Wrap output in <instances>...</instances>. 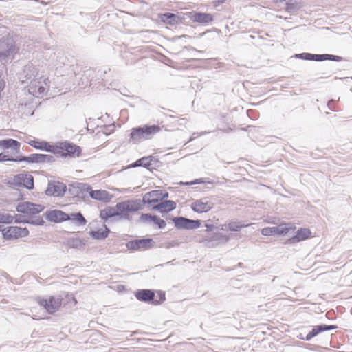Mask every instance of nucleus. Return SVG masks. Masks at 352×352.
<instances>
[{
  "label": "nucleus",
  "mask_w": 352,
  "mask_h": 352,
  "mask_svg": "<svg viewBox=\"0 0 352 352\" xmlns=\"http://www.w3.org/2000/svg\"><path fill=\"white\" fill-rule=\"evenodd\" d=\"M36 300L38 305L42 307L49 314H55L61 307H72L77 304V300L74 295L69 293L38 297Z\"/></svg>",
  "instance_id": "1"
},
{
  "label": "nucleus",
  "mask_w": 352,
  "mask_h": 352,
  "mask_svg": "<svg viewBox=\"0 0 352 352\" xmlns=\"http://www.w3.org/2000/svg\"><path fill=\"white\" fill-rule=\"evenodd\" d=\"M45 206L43 204L32 203L30 201H22L16 206V211L21 213L25 219L23 222L31 223L35 225H43L44 221L42 217H38L43 212Z\"/></svg>",
  "instance_id": "2"
},
{
  "label": "nucleus",
  "mask_w": 352,
  "mask_h": 352,
  "mask_svg": "<svg viewBox=\"0 0 352 352\" xmlns=\"http://www.w3.org/2000/svg\"><path fill=\"white\" fill-rule=\"evenodd\" d=\"M161 131L158 125H144L132 128L129 134V140L133 143L151 140Z\"/></svg>",
  "instance_id": "3"
},
{
  "label": "nucleus",
  "mask_w": 352,
  "mask_h": 352,
  "mask_svg": "<svg viewBox=\"0 0 352 352\" xmlns=\"http://www.w3.org/2000/svg\"><path fill=\"white\" fill-rule=\"evenodd\" d=\"M135 296L140 301L152 300V303L155 305L162 303L166 300V295L163 291L155 292L151 289H140L135 293Z\"/></svg>",
  "instance_id": "4"
},
{
  "label": "nucleus",
  "mask_w": 352,
  "mask_h": 352,
  "mask_svg": "<svg viewBox=\"0 0 352 352\" xmlns=\"http://www.w3.org/2000/svg\"><path fill=\"white\" fill-rule=\"evenodd\" d=\"M8 185L12 188L23 187L32 190L34 187V177L29 173L18 174L8 180Z\"/></svg>",
  "instance_id": "5"
},
{
  "label": "nucleus",
  "mask_w": 352,
  "mask_h": 352,
  "mask_svg": "<svg viewBox=\"0 0 352 352\" xmlns=\"http://www.w3.org/2000/svg\"><path fill=\"white\" fill-rule=\"evenodd\" d=\"M55 147H56L57 151L54 153L64 157H78L82 153V149L79 146L67 142H60L56 144Z\"/></svg>",
  "instance_id": "6"
},
{
  "label": "nucleus",
  "mask_w": 352,
  "mask_h": 352,
  "mask_svg": "<svg viewBox=\"0 0 352 352\" xmlns=\"http://www.w3.org/2000/svg\"><path fill=\"white\" fill-rule=\"evenodd\" d=\"M141 209V204L140 201H125L117 204V211L119 216L124 218H129L131 213L138 211Z\"/></svg>",
  "instance_id": "7"
},
{
  "label": "nucleus",
  "mask_w": 352,
  "mask_h": 352,
  "mask_svg": "<svg viewBox=\"0 0 352 352\" xmlns=\"http://www.w3.org/2000/svg\"><path fill=\"white\" fill-rule=\"evenodd\" d=\"M2 234L5 239L15 240L28 236L29 230L27 228L9 226L2 230Z\"/></svg>",
  "instance_id": "8"
},
{
  "label": "nucleus",
  "mask_w": 352,
  "mask_h": 352,
  "mask_svg": "<svg viewBox=\"0 0 352 352\" xmlns=\"http://www.w3.org/2000/svg\"><path fill=\"white\" fill-rule=\"evenodd\" d=\"M295 227L285 223L280 224L277 227H267L261 230V232L264 236L285 235L289 230H294Z\"/></svg>",
  "instance_id": "9"
},
{
  "label": "nucleus",
  "mask_w": 352,
  "mask_h": 352,
  "mask_svg": "<svg viewBox=\"0 0 352 352\" xmlns=\"http://www.w3.org/2000/svg\"><path fill=\"white\" fill-rule=\"evenodd\" d=\"M168 194L162 190H155L146 193L143 197V201L153 207L159 204L161 201L167 197Z\"/></svg>",
  "instance_id": "10"
},
{
  "label": "nucleus",
  "mask_w": 352,
  "mask_h": 352,
  "mask_svg": "<svg viewBox=\"0 0 352 352\" xmlns=\"http://www.w3.org/2000/svg\"><path fill=\"white\" fill-rule=\"evenodd\" d=\"M84 190L89 193L90 197L98 201L109 202L113 198V195L107 190H93L89 185L85 186Z\"/></svg>",
  "instance_id": "11"
},
{
  "label": "nucleus",
  "mask_w": 352,
  "mask_h": 352,
  "mask_svg": "<svg viewBox=\"0 0 352 352\" xmlns=\"http://www.w3.org/2000/svg\"><path fill=\"white\" fill-rule=\"evenodd\" d=\"M173 222L179 229H196L201 226L199 220H191L182 217L173 218Z\"/></svg>",
  "instance_id": "12"
},
{
  "label": "nucleus",
  "mask_w": 352,
  "mask_h": 352,
  "mask_svg": "<svg viewBox=\"0 0 352 352\" xmlns=\"http://www.w3.org/2000/svg\"><path fill=\"white\" fill-rule=\"evenodd\" d=\"M213 203H212L207 198H202L194 201L191 205V209L197 213H204L210 211L213 208Z\"/></svg>",
  "instance_id": "13"
},
{
  "label": "nucleus",
  "mask_w": 352,
  "mask_h": 352,
  "mask_svg": "<svg viewBox=\"0 0 352 352\" xmlns=\"http://www.w3.org/2000/svg\"><path fill=\"white\" fill-rule=\"evenodd\" d=\"M153 246V239H143L129 241L127 243L129 249L132 250H146Z\"/></svg>",
  "instance_id": "14"
},
{
  "label": "nucleus",
  "mask_w": 352,
  "mask_h": 352,
  "mask_svg": "<svg viewBox=\"0 0 352 352\" xmlns=\"http://www.w3.org/2000/svg\"><path fill=\"white\" fill-rule=\"evenodd\" d=\"M140 221L143 223L153 224L159 229H163L166 226V223L164 219L150 214H142L140 217Z\"/></svg>",
  "instance_id": "15"
},
{
  "label": "nucleus",
  "mask_w": 352,
  "mask_h": 352,
  "mask_svg": "<svg viewBox=\"0 0 352 352\" xmlns=\"http://www.w3.org/2000/svg\"><path fill=\"white\" fill-rule=\"evenodd\" d=\"M45 215L48 221L54 223H60L69 220V214L59 210H48L45 212Z\"/></svg>",
  "instance_id": "16"
},
{
  "label": "nucleus",
  "mask_w": 352,
  "mask_h": 352,
  "mask_svg": "<svg viewBox=\"0 0 352 352\" xmlns=\"http://www.w3.org/2000/svg\"><path fill=\"white\" fill-rule=\"evenodd\" d=\"M66 186L63 183L52 182L48 184L46 194L49 196H62L65 192Z\"/></svg>",
  "instance_id": "17"
},
{
  "label": "nucleus",
  "mask_w": 352,
  "mask_h": 352,
  "mask_svg": "<svg viewBox=\"0 0 352 352\" xmlns=\"http://www.w3.org/2000/svg\"><path fill=\"white\" fill-rule=\"evenodd\" d=\"M187 15L194 23L207 24L213 21L212 16L208 13L190 12L187 13Z\"/></svg>",
  "instance_id": "18"
},
{
  "label": "nucleus",
  "mask_w": 352,
  "mask_h": 352,
  "mask_svg": "<svg viewBox=\"0 0 352 352\" xmlns=\"http://www.w3.org/2000/svg\"><path fill=\"white\" fill-rule=\"evenodd\" d=\"M50 80L48 78L41 77L38 80L32 82L31 89L34 94H43L49 88Z\"/></svg>",
  "instance_id": "19"
},
{
  "label": "nucleus",
  "mask_w": 352,
  "mask_h": 352,
  "mask_svg": "<svg viewBox=\"0 0 352 352\" xmlns=\"http://www.w3.org/2000/svg\"><path fill=\"white\" fill-rule=\"evenodd\" d=\"M53 160V157L44 154H32L29 157H23L19 159V161H25L32 163L50 162Z\"/></svg>",
  "instance_id": "20"
},
{
  "label": "nucleus",
  "mask_w": 352,
  "mask_h": 352,
  "mask_svg": "<svg viewBox=\"0 0 352 352\" xmlns=\"http://www.w3.org/2000/svg\"><path fill=\"white\" fill-rule=\"evenodd\" d=\"M311 238H312L311 231L308 228H302L298 230L296 234L292 238L289 239V241L290 243H296Z\"/></svg>",
  "instance_id": "21"
},
{
  "label": "nucleus",
  "mask_w": 352,
  "mask_h": 352,
  "mask_svg": "<svg viewBox=\"0 0 352 352\" xmlns=\"http://www.w3.org/2000/svg\"><path fill=\"white\" fill-rule=\"evenodd\" d=\"M28 144L36 149L44 150L53 153L57 151L55 145H51L45 141L31 140Z\"/></svg>",
  "instance_id": "22"
},
{
  "label": "nucleus",
  "mask_w": 352,
  "mask_h": 352,
  "mask_svg": "<svg viewBox=\"0 0 352 352\" xmlns=\"http://www.w3.org/2000/svg\"><path fill=\"white\" fill-rule=\"evenodd\" d=\"M176 208V204L171 200L161 201L159 204L153 206V209L162 213L168 212Z\"/></svg>",
  "instance_id": "23"
},
{
  "label": "nucleus",
  "mask_w": 352,
  "mask_h": 352,
  "mask_svg": "<svg viewBox=\"0 0 352 352\" xmlns=\"http://www.w3.org/2000/svg\"><path fill=\"white\" fill-rule=\"evenodd\" d=\"M160 21L168 25H174L178 24L180 21V19L178 16L172 13H164L160 14L158 15Z\"/></svg>",
  "instance_id": "24"
},
{
  "label": "nucleus",
  "mask_w": 352,
  "mask_h": 352,
  "mask_svg": "<svg viewBox=\"0 0 352 352\" xmlns=\"http://www.w3.org/2000/svg\"><path fill=\"white\" fill-rule=\"evenodd\" d=\"M336 328L335 325H319L314 327L312 330L307 335L306 340H309L313 337L317 336L319 333L324 331L331 330Z\"/></svg>",
  "instance_id": "25"
},
{
  "label": "nucleus",
  "mask_w": 352,
  "mask_h": 352,
  "mask_svg": "<svg viewBox=\"0 0 352 352\" xmlns=\"http://www.w3.org/2000/svg\"><path fill=\"white\" fill-rule=\"evenodd\" d=\"M0 148L3 149L11 148L17 153L20 149V143L13 139L2 140H0Z\"/></svg>",
  "instance_id": "26"
},
{
  "label": "nucleus",
  "mask_w": 352,
  "mask_h": 352,
  "mask_svg": "<svg viewBox=\"0 0 352 352\" xmlns=\"http://www.w3.org/2000/svg\"><path fill=\"white\" fill-rule=\"evenodd\" d=\"M109 230L104 225L102 228L90 232L91 236L95 239H104L107 237Z\"/></svg>",
  "instance_id": "27"
},
{
  "label": "nucleus",
  "mask_w": 352,
  "mask_h": 352,
  "mask_svg": "<svg viewBox=\"0 0 352 352\" xmlns=\"http://www.w3.org/2000/svg\"><path fill=\"white\" fill-rule=\"evenodd\" d=\"M140 162H142V167L151 169L157 165L158 160L153 156H146L140 158Z\"/></svg>",
  "instance_id": "28"
},
{
  "label": "nucleus",
  "mask_w": 352,
  "mask_h": 352,
  "mask_svg": "<svg viewBox=\"0 0 352 352\" xmlns=\"http://www.w3.org/2000/svg\"><path fill=\"white\" fill-rule=\"evenodd\" d=\"M250 226V224H243L241 222L237 221H232L227 224L223 225L222 230H226V231H233V232H237L239 231L241 228L247 227Z\"/></svg>",
  "instance_id": "29"
},
{
  "label": "nucleus",
  "mask_w": 352,
  "mask_h": 352,
  "mask_svg": "<svg viewBox=\"0 0 352 352\" xmlns=\"http://www.w3.org/2000/svg\"><path fill=\"white\" fill-rule=\"evenodd\" d=\"M307 56H311L313 59L317 61H321L324 60H331L335 61H340L342 58L338 56L331 55V54H322V55H312L310 54H307Z\"/></svg>",
  "instance_id": "30"
},
{
  "label": "nucleus",
  "mask_w": 352,
  "mask_h": 352,
  "mask_svg": "<svg viewBox=\"0 0 352 352\" xmlns=\"http://www.w3.org/2000/svg\"><path fill=\"white\" fill-rule=\"evenodd\" d=\"M101 215L105 218L119 216V212L117 211V204L115 207H109L103 210L101 212Z\"/></svg>",
  "instance_id": "31"
},
{
  "label": "nucleus",
  "mask_w": 352,
  "mask_h": 352,
  "mask_svg": "<svg viewBox=\"0 0 352 352\" xmlns=\"http://www.w3.org/2000/svg\"><path fill=\"white\" fill-rule=\"evenodd\" d=\"M76 221L81 226H85L87 223V220L80 212L74 213L69 215V220Z\"/></svg>",
  "instance_id": "32"
},
{
  "label": "nucleus",
  "mask_w": 352,
  "mask_h": 352,
  "mask_svg": "<svg viewBox=\"0 0 352 352\" xmlns=\"http://www.w3.org/2000/svg\"><path fill=\"white\" fill-rule=\"evenodd\" d=\"M13 219V217L9 214L0 213V223H11Z\"/></svg>",
  "instance_id": "33"
},
{
  "label": "nucleus",
  "mask_w": 352,
  "mask_h": 352,
  "mask_svg": "<svg viewBox=\"0 0 352 352\" xmlns=\"http://www.w3.org/2000/svg\"><path fill=\"white\" fill-rule=\"evenodd\" d=\"M37 309H38L37 307H33L31 310L32 316H33V318L36 319V320L44 319L45 317L39 315L38 313L37 312Z\"/></svg>",
  "instance_id": "34"
},
{
  "label": "nucleus",
  "mask_w": 352,
  "mask_h": 352,
  "mask_svg": "<svg viewBox=\"0 0 352 352\" xmlns=\"http://www.w3.org/2000/svg\"><path fill=\"white\" fill-rule=\"evenodd\" d=\"M5 161H19V159H12L8 155H6L4 153H0V162Z\"/></svg>",
  "instance_id": "35"
},
{
  "label": "nucleus",
  "mask_w": 352,
  "mask_h": 352,
  "mask_svg": "<svg viewBox=\"0 0 352 352\" xmlns=\"http://www.w3.org/2000/svg\"><path fill=\"white\" fill-rule=\"evenodd\" d=\"M14 50H15V47L11 42L9 49L7 50V54H9L10 53L13 52L14 51Z\"/></svg>",
  "instance_id": "36"
},
{
  "label": "nucleus",
  "mask_w": 352,
  "mask_h": 352,
  "mask_svg": "<svg viewBox=\"0 0 352 352\" xmlns=\"http://www.w3.org/2000/svg\"><path fill=\"white\" fill-rule=\"evenodd\" d=\"M140 159L134 162L133 164H132V167H138V166H142V162H140Z\"/></svg>",
  "instance_id": "37"
},
{
  "label": "nucleus",
  "mask_w": 352,
  "mask_h": 352,
  "mask_svg": "<svg viewBox=\"0 0 352 352\" xmlns=\"http://www.w3.org/2000/svg\"><path fill=\"white\" fill-rule=\"evenodd\" d=\"M82 245V241L79 239H76V247Z\"/></svg>",
  "instance_id": "38"
},
{
  "label": "nucleus",
  "mask_w": 352,
  "mask_h": 352,
  "mask_svg": "<svg viewBox=\"0 0 352 352\" xmlns=\"http://www.w3.org/2000/svg\"><path fill=\"white\" fill-rule=\"evenodd\" d=\"M206 227L208 228V229H212L213 228V226L212 225H209V224H206Z\"/></svg>",
  "instance_id": "39"
},
{
  "label": "nucleus",
  "mask_w": 352,
  "mask_h": 352,
  "mask_svg": "<svg viewBox=\"0 0 352 352\" xmlns=\"http://www.w3.org/2000/svg\"><path fill=\"white\" fill-rule=\"evenodd\" d=\"M331 102H333L332 101L329 102L328 105L330 106Z\"/></svg>",
  "instance_id": "40"
},
{
  "label": "nucleus",
  "mask_w": 352,
  "mask_h": 352,
  "mask_svg": "<svg viewBox=\"0 0 352 352\" xmlns=\"http://www.w3.org/2000/svg\"><path fill=\"white\" fill-rule=\"evenodd\" d=\"M3 44V41H1L0 43V45H2Z\"/></svg>",
  "instance_id": "41"
}]
</instances>
